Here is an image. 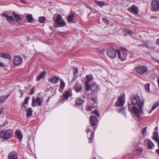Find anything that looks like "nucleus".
Instances as JSON below:
<instances>
[{
  "mask_svg": "<svg viewBox=\"0 0 159 159\" xmlns=\"http://www.w3.org/2000/svg\"><path fill=\"white\" fill-rule=\"evenodd\" d=\"M13 135V131L11 129L1 130L0 131V138L7 140L11 138Z\"/></svg>",
  "mask_w": 159,
  "mask_h": 159,
  "instance_id": "f257e3e1",
  "label": "nucleus"
},
{
  "mask_svg": "<svg viewBox=\"0 0 159 159\" xmlns=\"http://www.w3.org/2000/svg\"><path fill=\"white\" fill-rule=\"evenodd\" d=\"M130 104H129V110L130 112H133L138 117H140V113L143 114V105H139L138 106V108L136 106H134L132 107L131 110L130 109Z\"/></svg>",
  "mask_w": 159,
  "mask_h": 159,
  "instance_id": "f03ea898",
  "label": "nucleus"
},
{
  "mask_svg": "<svg viewBox=\"0 0 159 159\" xmlns=\"http://www.w3.org/2000/svg\"><path fill=\"white\" fill-rule=\"evenodd\" d=\"M65 20L62 19V17L60 14L57 16L56 20L54 21V26L55 27H63L66 25Z\"/></svg>",
  "mask_w": 159,
  "mask_h": 159,
  "instance_id": "7ed1b4c3",
  "label": "nucleus"
},
{
  "mask_svg": "<svg viewBox=\"0 0 159 159\" xmlns=\"http://www.w3.org/2000/svg\"><path fill=\"white\" fill-rule=\"evenodd\" d=\"M131 103L133 105H137L138 106L140 105H143L144 104V101L141 100L140 97L138 96H135L133 97L131 99Z\"/></svg>",
  "mask_w": 159,
  "mask_h": 159,
  "instance_id": "20e7f679",
  "label": "nucleus"
},
{
  "mask_svg": "<svg viewBox=\"0 0 159 159\" xmlns=\"http://www.w3.org/2000/svg\"><path fill=\"white\" fill-rule=\"evenodd\" d=\"M117 51L112 48H109L107 50V53L109 57L111 58H114L116 56Z\"/></svg>",
  "mask_w": 159,
  "mask_h": 159,
  "instance_id": "39448f33",
  "label": "nucleus"
},
{
  "mask_svg": "<svg viewBox=\"0 0 159 159\" xmlns=\"http://www.w3.org/2000/svg\"><path fill=\"white\" fill-rule=\"evenodd\" d=\"M136 71L141 75H143L148 71V68L146 66H138L136 69Z\"/></svg>",
  "mask_w": 159,
  "mask_h": 159,
  "instance_id": "423d86ee",
  "label": "nucleus"
},
{
  "mask_svg": "<svg viewBox=\"0 0 159 159\" xmlns=\"http://www.w3.org/2000/svg\"><path fill=\"white\" fill-rule=\"evenodd\" d=\"M42 104V102L40 98L38 97L35 99L34 98H33L31 103V106L33 107L37 106L40 107L41 106Z\"/></svg>",
  "mask_w": 159,
  "mask_h": 159,
  "instance_id": "0eeeda50",
  "label": "nucleus"
},
{
  "mask_svg": "<svg viewBox=\"0 0 159 159\" xmlns=\"http://www.w3.org/2000/svg\"><path fill=\"white\" fill-rule=\"evenodd\" d=\"M151 10L153 11H157L159 10V0H153L152 3Z\"/></svg>",
  "mask_w": 159,
  "mask_h": 159,
  "instance_id": "6e6552de",
  "label": "nucleus"
},
{
  "mask_svg": "<svg viewBox=\"0 0 159 159\" xmlns=\"http://www.w3.org/2000/svg\"><path fill=\"white\" fill-rule=\"evenodd\" d=\"M125 101L123 100V97L122 96L118 97L117 101L115 103V105L116 107H120L123 106Z\"/></svg>",
  "mask_w": 159,
  "mask_h": 159,
  "instance_id": "1a4fd4ad",
  "label": "nucleus"
},
{
  "mask_svg": "<svg viewBox=\"0 0 159 159\" xmlns=\"http://www.w3.org/2000/svg\"><path fill=\"white\" fill-rule=\"evenodd\" d=\"M94 131L96 130V127H94ZM86 133L88 134L89 132H91L90 134V137H89V135H88V137L89 139V143H91L93 141L94 137V131L92 132L91 130L89 128H88L86 129Z\"/></svg>",
  "mask_w": 159,
  "mask_h": 159,
  "instance_id": "9d476101",
  "label": "nucleus"
},
{
  "mask_svg": "<svg viewBox=\"0 0 159 159\" xmlns=\"http://www.w3.org/2000/svg\"><path fill=\"white\" fill-rule=\"evenodd\" d=\"M117 54L119 58L122 61H124L126 60L127 54L126 52H122V54H121L120 51H117Z\"/></svg>",
  "mask_w": 159,
  "mask_h": 159,
  "instance_id": "9b49d317",
  "label": "nucleus"
},
{
  "mask_svg": "<svg viewBox=\"0 0 159 159\" xmlns=\"http://www.w3.org/2000/svg\"><path fill=\"white\" fill-rule=\"evenodd\" d=\"M90 123L92 127L96 126L98 123V120L97 117L94 116H91L90 119Z\"/></svg>",
  "mask_w": 159,
  "mask_h": 159,
  "instance_id": "f8f14e48",
  "label": "nucleus"
},
{
  "mask_svg": "<svg viewBox=\"0 0 159 159\" xmlns=\"http://www.w3.org/2000/svg\"><path fill=\"white\" fill-rule=\"evenodd\" d=\"M22 61L21 57L18 56H15L13 60V62L15 66H18L21 64Z\"/></svg>",
  "mask_w": 159,
  "mask_h": 159,
  "instance_id": "ddd939ff",
  "label": "nucleus"
},
{
  "mask_svg": "<svg viewBox=\"0 0 159 159\" xmlns=\"http://www.w3.org/2000/svg\"><path fill=\"white\" fill-rule=\"evenodd\" d=\"M128 9L130 13L134 14H137L139 13L138 8L135 5H132L131 7H129Z\"/></svg>",
  "mask_w": 159,
  "mask_h": 159,
  "instance_id": "4468645a",
  "label": "nucleus"
},
{
  "mask_svg": "<svg viewBox=\"0 0 159 159\" xmlns=\"http://www.w3.org/2000/svg\"><path fill=\"white\" fill-rule=\"evenodd\" d=\"M8 159H18V156L16 152L15 151L10 152L8 155Z\"/></svg>",
  "mask_w": 159,
  "mask_h": 159,
  "instance_id": "2eb2a0df",
  "label": "nucleus"
},
{
  "mask_svg": "<svg viewBox=\"0 0 159 159\" xmlns=\"http://www.w3.org/2000/svg\"><path fill=\"white\" fill-rule=\"evenodd\" d=\"M46 74V71L45 70L43 71L37 75L36 78V80L37 81H39L41 79L44 78Z\"/></svg>",
  "mask_w": 159,
  "mask_h": 159,
  "instance_id": "dca6fc26",
  "label": "nucleus"
},
{
  "mask_svg": "<svg viewBox=\"0 0 159 159\" xmlns=\"http://www.w3.org/2000/svg\"><path fill=\"white\" fill-rule=\"evenodd\" d=\"M100 89L99 87L96 84V83H93L91 86V90L92 92L98 91Z\"/></svg>",
  "mask_w": 159,
  "mask_h": 159,
  "instance_id": "f3484780",
  "label": "nucleus"
},
{
  "mask_svg": "<svg viewBox=\"0 0 159 159\" xmlns=\"http://www.w3.org/2000/svg\"><path fill=\"white\" fill-rule=\"evenodd\" d=\"M10 94H8L6 95H3L0 96V105L4 103L10 96Z\"/></svg>",
  "mask_w": 159,
  "mask_h": 159,
  "instance_id": "a211bd4d",
  "label": "nucleus"
},
{
  "mask_svg": "<svg viewBox=\"0 0 159 159\" xmlns=\"http://www.w3.org/2000/svg\"><path fill=\"white\" fill-rule=\"evenodd\" d=\"M60 78L59 77L55 76L54 77L49 79L48 81L52 84H55L57 83L59 81Z\"/></svg>",
  "mask_w": 159,
  "mask_h": 159,
  "instance_id": "6ab92c4d",
  "label": "nucleus"
},
{
  "mask_svg": "<svg viewBox=\"0 0 159 159\" xmlns=\"http://www.w3.org/2000/svg\"><path fill=\"white\" fill-rule=\"evenodd\" d=\"M153 139L155 140L156 143H157L158 146L159 148V138L158 134V132L154 131L153 133Z\"/></svg>",
  "mask_w": 159,
  "mask_h": 159,
  "instance_id": "aec40b11",
  "label": "nucleus"
},
{
  "mask_svg": "<svg viewBox=\"0 0 159 159\" xmlns=\"http://www.w3.org/2000/svg\"><path fill=\"white\" fill-rule=\"evenodd\" d=\"M65 86V84L64 81L61 79L60 80V85L59 86L60 88L59 89V91L61 93Z\"/></svg>",
  "mask_w": 159,
  "mask_h": 159,
  "instance_id": "412c9836",
  "label": "nucleus"
},
{
  "mask_svg": "<svg viewBox=\"0 0 159 159\" xmlns=\"http://www.w3.org/2000/svg\"><path fill=\"white\" fill-rule=\"evenodd\" d=\"M30 97H26L25 98L24 101V103L23 104H22L21 107V108L22 110H24L27 107V105H26L28 104V101L30 99Z\"/></svg>",
  "mask_w": 159,
  "mask_h": 159,
  "instance_id": "4be33fe9",
  "label": "nucleus"
},
{
  "mask_svg": "<svg viewBox=\"0 0 159 159\" xmlns=\"http://www.w3.org/2000/svg\"><path fill=\"white\" fill-rule=\"evenodd\" d=\"M70 92L66 91L63 94V98L62 100L63 101H65V100H67L70 97Z\"/></svg>",
  "mask_w": 159,
  "mask_h": 159,
  "instance_id": "5701e85b",
  "label": "nucleus"
},
{
  "mask_svg": "<svg viewBox=\"0 0 159 159\" xmlns=\"http://www.w3.org/2000/svg\"><path fill=\"white\" fill-rule=\"evenodd\" d=\"M75 14L73 13H70L67 17V20L68 23H72Z\"/></svg>",
  "mask_w": 159,
  "mask_h": 159,
  "instance_id": "b1692460",
  "label": "nucleus"
},
{
  "mask_svg": "<svg viewBox=\"0 0 159 159\" xmlns=\"http://www.w3.org/2000/svg\"><path fill=\"white\" fill-rule=\"evenodd\" d=\"M85 78L87 80L85 82V83H86L92 82L93 79V75L92 74L87 75L86 76Z\"/></svg>",
  "mask_w": 159,
  "mask_h": 159,
  "instance_id": "393cba45",
  "label": "nucleus"
},
{
  "mask_svg": "<svg viewBox=\"0 0 159 159\" xmlns=\"http://www.w3.org/2000/svg\"><path fill=\"white\" fill-rule=\"evenodd\" d=\"M15 134L16 136L20 140H21L23 138V135L21 132L16 130L15 132Z\"/></svg>",
  "mask_w": 159,
  "mask_h": 159,
  "instance_id": "a878e982",
  "label": "nucleus"
},
{
  "mask_svg": "<svg viewBox=\"0 0 159 159\" xmlns=\"http://www.w3.org/2000/svg\"><path fill=\"white\" fill-rule=\"evenodd\" d=\"M26 111L27 112L26 115V117L27 118H28L32 115L33 113V111L31 108L30 107L26 109Z\"/></svg>",
  "mask_w": 159,
  "mask_h": 159,
  "instance_id": "bb28decb",
  "label": "nucleus"
},
{
  "mask_svg": "<svg viewBox=\"0 0 159 159\" xmlns=\"http://www.w3.org/2000/svg\"><path fill=\"white\" fill-rule=\"evenodd\" d=\"M13 14L16 21L18 22L21 20V18L20 17V15L16 14L14 12H13Z\"/></svg>",
  "mask_w": 159,
  "mask_h": 159,
  "instance_id": "cd10ccee",
  "label": "nucleus"
},
{
  "mask_svg": "<svg viewBox=\"0 0 159 159\" xmlns=\"http://www.w3.org/2000/svg\"><path fill=\"white\" fill-rule=\"evenodd\" d=\"M84 100L82 99L80 97L76 98L75 101L76 104L78 105H80L83 103Z\"/></svg>",
  "mask_w": 159,
  "mask_h": 159,
  "instance_id": "c85d7f7f",
  "label": "nucleus"
},
{
  "mask_svg": "<svg viewBox=\"0 0 159 159\" xmlns=\"http://www.w3.org/2000/svg\"><path fill=\"white\" fill-rule=\"evenodd\" d=\"M0 57H4L6 58H9L10 59H11V57L9 54H6L4 52L1 53Z\"/></svg>",
  "mask_w": 159,
  "mask_h": 159,
  "instance_id": "c756f323",
  "label": "nucleus"
},
{
  "mask_svg": "<svg viewBox=\"0 0 159 159\" xmlns=\"http://www.w3.org/2000/svg\"><path fill=\"white\" fill-rule=\"evenodd\" d=\"M75 90L77 93L79 92L82 89V87L80 84H77L74 86Z\"/></svg>",
  "mask_w": 159,
  "mask_h": 159,
  "instance_id": "7c9ffc66",
  "label": "nucleus"
},
{
  "mask_svg": "<svg viewBox=\"0 0 159 159\" xmlns=\"http://www.w3.org/2000/svg\"><path fill=\"white\" fill-rule=\"evenodd\" d=\"M148 148L149 149H152L154 146V144L150 140H148Z\"/></svg>",
  "mask_w": 159,
  "mask_h": 159,
  "instance_id": "2f4dec72",
  "label": "nucleus"
},
{
  "mask_svg": "<svg viewBox=\"0 0 159 159\" xmlns=\"http://www.w3.org/2000/svg\"><path fill=\"white\" fill-rule=\"evenodd\" d=\"M95 2L101 7L104 6L105 5V2L102 1H99L95 0Z\"/></svg>",
  "mask_w": 159,
  "mask_h": 159,
  "instance_id": "473e14b6",
  "label": "nucleus"
},
{
  "mask_svg": "<svg viewBox=\"0 0 159 159\" xmlns=\"http://www.w3.org/2000/svg\"><path fill=\"white\" fill-rule=\"evenodd\" d=\"M27 19L28 20V22L31 23L33 21V18L31 14H28L26 16Z\"/></svg>",
  "mask_w": 159,
  "mask_h": 159,
  "instance_id": "72a5a7b5",
  "label": "nucleus"
},
{
  "mask_svg": "<svg viewBox=\"0 0 159 159\" xmlns=\"http://www.w3.org/2000/svg\"><path fill=\"white\" fill-rule=\"evenodd\" d=\"M85 86H86V90L87 91H89L91 89V86L90 85L89 83H85Z\"/></svg>",
  "mask_w": 159,
  "mask_h": 159,
  "instance_id": "f704fd0d",
  "label": "nucleus"
},
{
  "mask_svg": "<svg viewBox=\"0 0 159 159\" xmlns=\"http://www.w3.org/2000/svg\"><path fill=\"white\" fill-rule=\"evenodd\" d=\"M6 19L7 21L9 22L14 21V19L12 16H8L7 17Z\"/></svg>",
  "mask_w": 159,
  "mask_h": 159,
  "instance_id": "c9c22d12",
  "label": "nucleus"
},
{
  "mask_svg": "<svg viewBox=\"0 0 159 159\" xmlns=\"http://www.w3.org/2000/svg\"><path fill=\"white\" fill-rule=\"evenodd\" d=\"M78 68L77 67H75L74 68L73 73L74 76H75V78H77V76L76 74L78 72Z\"/></svg>",
  "mask_w": 159,
  "mask_h": 159,
  "instance_id": "e433bc0d",
  "label": "nucleus"
},
{
  "mask_svg": "<svg viewBox=\"0 0 159 159\" xmlns=\"http://www.w3.org/2000/svg\"><path fill=\"white\" fill-rule=\"evenodd\" d=\"M118 111L119 113L124 114L125 113V109L124 108H121L118 109Z\"/></svg>",
  "mask_w": 159,
  "mask_h": 159,
  "instance_id": "4c0bfd02",
  "label": "nucleus"
},
{
  "mask_svg": "<svg viewBox=\"0 0 159 159\" xmlns=\"http://www.w3.org/2000/svg\"><path fill=\"white\" fill-rule=\"evenodd\" d=\"M150 84L149 83H147L145 85V88L146 90L148 91H150Z\"/></svg>",
  "mask_w": 159,
  "mask_h": 159,
  "instance_id": "58836bf2",
  "label": "nucleus"
},
{
  "mask_svg": "<svg viewBox=\"0 0 159 159\" xmlns=\"http://www.w3.org/2000/svg\"><path fill=\"white\" fill-rule=\"evenodd\" d=\"M45 18L44 16L40 17L39 19V21L40 23H43L45 20Z\"/></svg>",
  "mask_w": 159,
  "mask_h": 159,
  "instance_id": "ea45409f",
  "label": "nucleus"
},
{
  "mask_svg": "<svg viewBox=\"0 0 159 159\" xmlns=\"http://www.w3.org/2000/svg\"><path fill=\"white\" fill-rule=\"evenodd\" d=\"M93 113L96 115L98 117H100V114L98 112V111L96 110H95L93 111Z\"/></svg>",
  "mask_w": 159,
  "mask_h": 159,
  "instance_id": "a19ab883",
  "label": "nucleus"
},
{
  "mask_svg": "<svg viewBox=\"0 0 159 159\" xmlns=\"http://www.w3.org/2000/svg\"><path fill=\"white\" fill-rule=\"evenodd\" d=\"M147 129V127H145L144 128H143V130L142 131V134L143 136L144 135L145 133L146 132Z\"/></svg>",
  "mask_w": 159,
  "mask_h": 159,
  "instance_id": "79ce46f5",
  "label": "nucleus"
},
{
  "mask_svg": "<svg viewBox=\"0 0 159 159\" xmlns=\"http://www.w3.org/2000/svg\"><path fill=\"white\" fill-rule=\"evenodd\" d=\"M91 100L95 103L97 104L98 102L97 99L96 98H91Z\"/></svg>",
  "mask_w": 159,
  "mask_h": 159,
  "instance_id": "37998d69",
  "label": "nucleus"
},
{
  "mask_svg": "<svg viewBox=\"0 0 159 159\" xmlns=\"http://www.w3.org/2000/svg\"><path fill=\"white\" fill-rule=\"evenodd\" d=\"M34 92V88L33 87L31 89V91L30 93V95H33Z\"/></svg>",
  "mask_w": 159,
  "mask_h": 159,
  "instance_id": "c03bdc74",
  "label": "nucleus"
},
{
  "mask_svg": "<svg viewBox=\"0 0 159 159\" xmlns=\"http://www.w3.org/2000/svg\"><path fill=\"white\" fill-rule=\"evenodd\" d=\"M1 16H2L5 17L6 18H7V17L8 15H7L5 13L3 12L1 14Z\"/></svg>",
  "mask_w": 159,
  "mask_h": 159,
  "instance_id": "a18cd8bd",
  "label": "nucleus"
},
{
  "mask_svg": "<svg viewBox=\"0 0 159 159\" xmlns=\"http://www.w3.org/2000/svg\"><path fill=\"white\" fill-rule=\"evenodd\" d=\"M93 108L92 106H89L88 107L87 110L88 111H91L92 110Z\"/></svg>",
  "mask_w": 159,
  "mask_h": 159,
  "instance_id": "49530a36",
  "label": "nucleus"
},
{
  "mask_svg": "<svg viewBox=\"0 0 159 159\" xmlns=\"http://www.w3.org/2000/svg\"><path fill=\"white\" fill-rule=\"evenodd\" d=\"M20 2L23 3L25 4H27L28 2H27L25 0H20Z\"/></svg>",
  "mask_w": 159,
  "mask_h": 159,
  "instance_id": "de8ad7c7",
  "label": "nucleus"
},
{
  "mask_svg": "<svg viewBox=\"0 0 159 159\" xmlns=\"http://www.w3.org/2000/svg\"><path fill=\"white\" fill-rule=\"evenodd\" d=\"M19 91L21 93V96H20V97H21L23 96L24 94V93L22 92V90H19Z\"/></svg>",
  "mask_w": 159,
  "mask_h": 159,
  "instance_id": "09e8293b",
  "label": "nucleus"
},
{
  "mask_svg": "<svg viewBox=\"0 0 159 159\" xmlns=\"http://www.w3.org/2000/svg\"><path fill=\"white\" fill-rule=\"evenodd\" d=\"M5 65L2 62H0V67H2L3 66H5Z\"/></svg>",
  "mask_w": 159,
  "mask_h": 159,
  "instance_id": "8fccbe9b",
  "label": "nucleus"
},
{
  "mask_svg": "<svg viewBox=\"0 0 159 159\" xmlns=\"http://www.w3.org/2000/svg\"><path fill=\"white\" fill-rule=\"evenodd\" d=\"M154 104L156 105L157 107L158 106H159V101H157Z\"/></svg>",
  "mask_w": 159,
  "mask_h": 159,
  "instance_id": "3c124183",
  "label": "nucleus"
},
{
  "mask_svg": "<svg viewBox=\"0 0 159 159\" xmlns=\"http://www.w3.org/2000/svg\"><path fill=\"white\" fill-rule=\"evenodd\" d=\"M157 107L156 105L154 104L152 107L155 110Z\"/></svg>",
  "mask_w": 159,
  "mask_h": 159,
  "instance_id": "603ef678",
  "label": "nucleus"
},
{
  "mask_svg": "<svg viewBox=\"0 0 159 159\" xmlns=\"http://www.w3.org/2000/svg\"><path fill=\"white\" fill-rule=\"evenodd\" d=\"M156 43L157 45H159V39H157Z\"/></svg>",
  "mask_w": 159,
  "mask_h": 159,
  "instance_id": "864d4df0",
  "label": "nucleus"
},
{
  "mask_svg": "<svg viewBox=\"0 0 159 159\" xmlns=\"http://www.w3.org/2000/svg\"><path fill=\"white\" fill-rule=\"evenodd\" d=\"M127 32L128 33L131 34L132 33V31L131 30H128V31H127Z\"/></svg>",
  "mask_w": 159,
  "mask_h": 159,
  "instance_id": "5fc2aeb1",
  "label": "nucleus"
},
{
  "mask_svg": "<svg viewBox=\"0 0 159 159\" xmlns=\"http://www.w3.org/2000/svg\"><path fill=\"white\" fill-rule=\"evenodd\" d=\"M137 150L139 151V152H141L143 151V149L142 148H139V149H137Z\"/></svg>",
  "mask_w": 159,
  "mask_h": 159,
  "instance_id": "6e6d98bb",
  "label": "nucleus"
},
{
  "mask_svg": "<svg viewBox=\"0 0 159 159\" xmlns=\"http://www.w3.org/2000/svg\"><path fill=\"white\" fill-rule=\"evenodd\" d=\"M154 110L153 108L152 107L151 110L149 112V113H151L153 110Z\"/></svg>",
  "mask_w": 159,
  "mask_h": 159,
  "instance_id": "4d7b16f0",
  "label": "nucleus"
},
{
  "mask_svg": "<svg viewBox=\"0 0 159 159\" xmlns=\"http://www.w3.org/2000/svg\"><path fill=\"white\" fill-rule=\"evenodd\" d=\"M103 20L104 21H106L107 23H108L109 22L108 20L105 18H103Z\"/></svg>",
  "mask_w": 159,
  "mask_h": 159,
  "instance_id": "13d9d810",
  "label": "nucleus"
},
{
  "mask_svg": "<svg viewBox=\"0 0 159 159\" xmlns=\"http://www.w3.org/2000/svg\"><path fill=\"white\" fill-rule=\"evenodd\" d=\"M145 46L147 47V48H149L150 47H149V46L148 45L147 43H146L145 44Z\"/></svg>",
  "mask_w": 159,
  "mask_h": 159,
  "instance_id": "bf43d9fd",
  "label": "nucleus"
},
{
  "mask_svg": "<svg viewBox=\"0 0 159 159\" xmlns=\"http://www.w3.org/2000/svg\"><path fill=\"white\" fill-rule=\"evenodd\" d=\"M157 129H158V128L157 127H156L155 129H154V130H155V131H156V132H157Z\"/></svg>",
  "mask_w": 159,
  "mask_h": 159,
  "instance_id": "052dcab7",
  "label": "nucleus"
},
{
  "mask_svg": "<svg viewBox=\"0 0 159 159\" xmlns=\"http://www.w3.org/2000/svg\"><path fill=\"white\" fill-rule=\"evenodd\" d=\"M2 113H3V111H2V110H0V114H2Z\"/></svg>",
  "mask_w": 159,
  "mask_h": 159,
  "instance_id": "680f3d73",
  "label": "nucleus"
},
{
  "mask_svg": "<svg viewBox=\"0 0 159 159\" xmlns=\"http://www.w3.org/2000/svg\"><path fill=\"white\" fill-rule=\"evenodd\" d=\"M157 81V83L158 84V86L159 87V78L158 79Z\"/></svg>",
  "mask_w": 159,
  "mask_h": 159,
  "instance_id": "e2e57ef3",
  "label": "nucleus"
},
{
  "mask_svg": "<svg viewBox=\"0 0 159 159\" xmlns=\"http://www.w3.org/2000/svg\"><path fill=\"white\" fill-rule=\"evenodd\" d=\"M24 88L25 89H26V90H28L29 89V87H25Z\"/></svg>",
  "mask_w": 159,
  "mask_h": 159,
  "instance_id": "0e129e2a",
  "label": "nucleus"
},
{
  "mask_svg": "<svg viewBox=\"0 0 159 159\" xmlns=\"http://www.w3.org/2000/svg\"><path fill=\"white\" fill-rule=\"evenodd\" d=\"M11 24L12 25H15V23L14 22H13L12 23H11Z\"/></svg>",
  "mask_w": 159,
  "mask_h": 159,
  "instance_id": "69168bd1",
  "label": "nucleus"
},
{
  "mask_svg": "<svg viewBox=\"0 0 159 159\" xmlns=\"http://www.w3.org/2000/svg\"><path fill=\"white\" fill-rule=\"evenodd\" d=\"M124 35L125 36H126L127 35V34L126 33H125L124 34Z\"/></svg>",
  "mask_w": 159,
  "mask_h": 159,
  "instance_id": "338daca9",
  "label": "nucleus"
},
{
  "mask_svg": "<svg viewBox=\"0 0 159 159\" xmlns=\"http://www.w3.org/2000/svg\"><path fill=\"white\" fill-rule=\"evenodd\" d=\"M157 62L159 64V60L158 61H157Z\"/></svg>",
  "mask_w": 159,
  "mask_h": 159,
  "instance_id": "774afa93",
  "label": "nucleus"
}]
</instances>
